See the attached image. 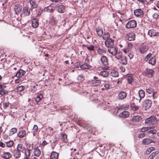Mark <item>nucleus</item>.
I'll return each instance as SVG.
<instances>
[{"label": "nucleus", "instance_id": "1", "mask_svg": "<svg viewBox=\"0 0 159 159\" xmlns=\"http://www.w3.org/2000/svg\"><path fill=\"white\" fill-rule=\"evenodd\" d=\"M157 122L156 116H152L149 118L146 119L145 121V123L149 126L154 125Z\"/></svg>", "mask_w": 159, "mask_h": 159}, {"label": "nucleus", "instance_id": "2", "mask_svg": "<svg viewBox=\"0 0 159 159\" xmlns=\"http://www.w3.org/2000/svg\"><path fill=\"white\" fill-rule=\"evenodd\" d=\"M137 25V22L134 20L129 21L126 24L125 27L128 29H133L136 27Z\"/></svg>", "mask_w": 159, "mask_h": 159}, {"label": "nucleus", "instance_id": "3", "mask_svg": "<svg viewBox=\"0 0 159 159\" xmlns=\"http://www.w3.org/2000/svg\"><path fill=\"white\" fill-rule=\"evenodd\" d=\"M100 60L102 64L104 66V67L102 69L104 70L109 69V67L107 66L108 64L107 57L106 56H103L101 57Z\"/></svg>", "mask_w": 159, "mask_h": 159}, {"label": "nucleus", "instance_id": "4", "mask_svg": "<svg viewBox=\"0 0 159 159\" xmlns=\"http://www.w3.org/2000/svg\"><path fill=\"white\" fill-rule=\"evenodd\" d=\"M154 74L155 71L152 69L147 68L143 72V75L150 78L152 77Z\"/></svg>", "mask_w": 159, "mask_h": 159}, {"label": "nucleus", "instance_id": "5", "mask_svg": "<svg viewBox=\"0 0 159 159\" xmlns=\"http://www.w3.org/2000/svg\"><path fill=\"white\" fill-rule=\"evenodd\" d=\"M148 34L150 37H156L155 39L156 41H158L159 39V34L158 32H156L154 30H148Z\"/></svg>", "mask_w": 159, "mask_h": 159}, {"label": "nucleus", "instance_id": "6", "mask_svg": "<svg viewBox=\"0 0 159 159\" xmlns=\"http://www.w3.org/2000/svg\"><path fill=\"white\" fill-rule=\"evenodd\" d=\"M83 46L87 48V49L92 55L95 56L96 54V50L94 49V46L92 44L88 45H83Z\"/></svg>", "mask_w": 159, "mask_h": 159}, {"label": "nucleus", "instance_id": "7", "mask_svg": "<svg viewBox=\"0 0 159 159\" xmlns=\"http://www.w3.org/2000/svg\"><path fill=\"white\" fill-rule=\"evenodd\" d=\"M152 101L150 100L147 99L145 100L143 104V107L145 110L149 109L151 107Z\"/></svg>", "mask_w": 159, "mask_h": 159}, {"label": "nucleus", "instance_id": "8", "mask_svg": "<svg viewBox=\"0 0 159 159\" xmlns=\"http://www.w3.org/2000/svg\"><path fill=\"white\" fill-rule=\"evenodd\" d=\"M6 86L4 84H0V95L3 96L8 93L6 89Z\"/></svg>", "mask_w": 159, "mask_h": 159}, {"label": "nucleus", "instance_id": "9", "mask_svg": "<svg viewBox=\"0 0 159 159\" xmlns=\"http://www.w3.org/2000/svg\"><path fill=\"white\" fill-rule=\"evenodd\" d=\"M126 37L129 41H134L135 39V34L133 32H131L126 34Z\"/></svg>", "mask_w": 159, "mask_h": 159}, {"label": "nucleus", "instance_id": "10", "mask_svg": "<svg viewBox=\"0 0 159 159\" xmlns=\"http://www.w3.org/2000/svg\"><path fill=\"white\" fill-rule=\"evenodd\" d=\"M108 48V52L112 56H114L118 51V48L116 47L113 46Z\"/></svg>", "mask_w": 159, "mask_h": 159}, {"label": "nucleus", "instance_id": "11", "mask_svg": "<svg viewBox=\"0 0 159 159\" xmlns=\"http://www.w3.org/2000/svg\"><path fill=\"white\" fill-rule=\"evenodd\" d=\"M134 15L137 17H142L143 16V12L140 9H137L134 11Z\"/></svg>", "mask_w": 159, "mask_h": 159}, {"label": "nucleus", "instance_id": "12", "mask_svg": "<svg viewBox=\"0 0 159 159\" xmlns=\"http://www.w3.org/2000/svg\"><path fill=\"white\" fill-rule=\"evenodd\" d=\"M127 48H125L122 49L124 53H126L127 52H129L133 47V45L131 43H128L127 42Z\"/></svg>", "mask_w": 159, "mask_h": 159}, {"label": "nucleus", "instance_id": "13", "mask_svg": "<svg viewBox=\"0 0 159 159\" xmlns=\"http://www.w3.org/2000/svg\"><path fill=\"white\" fill-rule=\"evenodd\" d=\"M22 13L25 16H28L30 15V9H29V8L27 6H25L23 7Z\"/></svg>", "mask_w": 159, "mask_h": 159}, {"label": "nucleus", "instance_id": "14", "mask_svg": "<svg viewBox=\"0 0 159 159\" xmlns=\"http://www.w3.org/2000/svg\"><path fill=\"white\" fill-rule=\"evenodd\" d=\"M114 40L111 39L110 38L106 40L105 44L107 47L108 48L114 46Z\"/></svg>", "mask_w": 159, "mask_h": 159}, {"label": "nucleus", "instance_id": "15", "mask_svg": "<svg viewBox=\"0 0 159 159\" xmlns=\"http://www.w3.org/2000/svg\"><path fill=\"white\" fill-rule=\"evenodd\" d=\"M12 154L13 157L16 159H19L20 158L21 156V152L17 149H15L13 150Z\"/></svg>", "mask_w": 159, "mask_h": 159}, {"label": "nucleus", "instance_id": "16", "mask_svg": "<svg viewBox=\"0 0 159 159\" xmlns=\"http://www.w3.org/2000/svg\"><path fill=\"white\" fill-rule=\"evenodd\" d=\"M26 74V71L22 69H20L18 70L15 76L20 78L22 77V76Z\"/></svg>", "mask_w": 159, "mask_h": 159}, {"label": "nucleus", "instance_id": "17", "mask_svg": "<svg viewBox=\"0 0 159 159\" xmlns=\"http://www.w3.org/2000/svg\"><path fill=\"white\" fill-rule=\"evenodd\" d=\"M17 136L20 138H23L26 137V132L25 130H20L18 133Z\"/></svg>", "mask_w": 159, "mask_h": 159}, {"label": "nucleus", "instance_id": "18", "mask_svg": "<svg viewBox=\"0 0 159 159\" xmlns=\"http://www.w3.org/2000/svg\"><path fill=\"white\" fill-rule=\"evenodd\" d=\"M26 149L25 147L22 143H19L16 148L18 150L22 152H24V151Z\"/></svg>", "mask_w": 159, "mask_h": 159}, {"label": "nucleus", "instance_id": "19", "mask_svg": "<svg viewBox=\"0 0 159 159\" xmlns=\"http://www.w3.org/2000/svg\"><path fill=\"white\" fill-rule=\"evenodd\" d=\"M33 153L34 156L39 157L41 155V152L38 148H35L33 149Z\"/></svg>", "mask_w": 159, "mask_h": 159}, {"label": "nucleus", "instance_id": "20", "mask_svg": "<svg viewBox=\"0 0 159 159\" xmlns=\"http://www.w3.org/2000/svg\"><path fill=\"white\" fill-rule=\"evenodd\" d=\"M129 116V113L128 111H124L119 114V116L120 118H125L128 117Z\"/></svg>", "mask_w": 159, "mask_h": 159}, {"label": "nucleus", "instance_id": "21", "mask_svg": "<svg viewBox=\"0 0 159 159\" xmlns=\"http://www.w3.org/2000/svg\"><path fill=\"white\" fill-rule=\"evenodd\" d=\"M29 2L30 6V10L37 7L38 4L34 0H30Z\"/></svg>", "mask_w": 159, "mask_h": 159}, {"label": "nucleus", "instance_id": "22", "mask_svg": "<svg viewBox=\"0 0 159 159\" xmlns=\"http://www.w3.org/2000/svg\"><path fill=\"white\" fill-rule=\"evenodd\" d=\"M32 26L34 28H36L39 25V20L37 18H34L31 21Z\"/></svg>", "mask_w": 159, "mask_h": 159}, {"label": "nucleus", "instance_id": "23", "mask_svg": "<svg viewBox=\"0 0 159 159\" xmlns=\"http://www.w3.org/2000/svg\"><path fill=\"white\" fill-rule=\"evenodd\" d=\"M127 93L126 92L121 91L118 94V98L120 99H123L126 98Z\"/></svg>", "mask_w": 159, "mask_h": 159}, {"label": "nucleus", "instance_id": "24", "mask_svg": "<svg viewBox=\"0 0 159 159\" xmlns=\"http://www.w3.org/2000/svg\"><path fill=\"white\" fill-rule=\"evenodd\" d=\"M148 49L147 46L146 45H142L140 46L139 50L141 53L143 54L146 52Z\"/></svg>", "mask_w": 159, "mask_h": 159}, {"label": "nucleus", "instance_id": "25", "mask_svg": "<svg viewBox=\"0 0 159 159\" xmlns=\"http://www.w3.org/2000/svg\"><path fill=\"white\" fill-rule=\"evenodd\" d=\"M1 157L5 159H9L11 157L12 155L8 152H4L2 155Z\"/></svg>", "mask_w": 159, "mask_h": 159}, {"label": "nucleus", "instance_id": "26", "mask_svg": "<svg viewBox=\"0 0 159 159\" xmlns=\"http://www.w3.org/2000/svg\"><path fill=\"white\" fill-rule=\"evenodd\" d=\"M146 91L149 94H152L153 99L154 98V95L155 93L154 92V89H153L150 87L148 88L146 87Z\"/></svg>", "mask_w": 159, "mask_h": 159}, {"label": "nucleus", "instance_id": "27", "mask_svg": "<svg viewBox=\"0 0 159 159\" xmlns=\"http://www.w3.org/2000/svg\"><path fill=\"white\" fill-rule=\"evenodd\" d=\"M65 7L64 5H59L57 7V11L59 13H63L65 12Z\"/></svg>", "mask_w": 159, "mask_h": 159}, {"label": "nucleus", "instance_id": "28", "mask_svg": "<svg viewBox=\"0 0 159 159\" xmlns=\"http://www.w3.org/2000/svg\"><path fill=\"white\" fill-rule=\"evenodd\" d=\"M59 154L56 152H52L51 154L50 159H58Z\"/></svg>", "mask_w": 159, "mask_h": 159}, {"label": "nucleus", "instance_id": "29", "mask_svg": "<svg viewBox=\"0 0 159 159\" xmlns=\"http://www.w3.org/2000/svg\"><path fill=\"white\" fill-rule=\"evenodd\" d=\"M119 59V62L123 65H126L127 64V60L125 57L123 56Z\"/></svg>", "mask_w": 159, "mask_h": 159}, {"label": "nucleus", "instance_id": "30", "mask_svg": "<svg viewBox=\"0 0 159 159\" xmlns=\"http://www.w3.org/2000/svg\"><path fill=\"white\" fill-rule=\"evenodd\" d=\"M156 58L155 56L152 57L149 60L148 63L152 66L154 65L156 63Z\"/></svg>", "mask_w": 159, "mask_h": 159}, {"label": "nucleus", "instance_id": "31", "mask_svg": "<svg viewBox=\"0 0 159 159\" xmlns=\"http://www.w3.org/2000/svg\"><path fill=\"white\" fill-rule=\"evenodd\" d=\"M130 107L131 109L134 111H137L138 110L139 108V107L136 105L134 103H131Z\"/></svg>", "mask_w": 159, "mask_h": 159}, {"label": "nucleus", "instance_id": "32", "mask_svg": "<svg viewBox=\"0 0 159 159\" xmlns=\"http://www.w3.org/2000/svg\"><path fill=\"white\" fill-rule=\"evenodd\" d=\"M43 97V96L42 93H39L37 94L35 98V101L37 104L41 101Z\"/></svg>", "mask_w": 159, "mask_h": 159}, {"label": "nucleus", "instance_id": "33", "mask_svg": "<svg viewBox=\"0 0 159 159\" xmlns=\"http://www.w3.org/2000/svg\"><path fill=\"white\" fill-rule=\"evenodd\" d=\"M127 80L129 84H131L133 80V78L132 74H127L126 75Z\"/></svg>", "mask_w": 159, "mask_h": 159}, {"label": "nucleus", "instance_id": "34", "mask_svg": "<svg viewBox=\"0 0 159 159\" xmlns=\"http://www.w3.org/2000/svg\"><path fill=\"white\" fill-rule=\"evenodd\" d=\"M25 155L26 158H29L30 157L31 150L29 149L26 148L24 151Z\"/></svg>", "mask_w": 159, "mask_h": 159}, {"label": "nucleus", "instance_id": "35", "mask_svg": "<svg viewBox=\"0 0 159 159\" xmlns=\"http://www.w3.org/2000/svg\"><path fill=\"white\" fill-rule=\"evenodd\" d=\"M96 32L97 34L99 36H101L103 35V31L102 29L98 27L96 28Z\"/></svg>", "mask_w": 159, "mask_h": 159}, {"label": "nucleus", "instance_id": "36", "mask_svg": "<svg viewBox=\"0 0 159 159\" xmlns=\"http://www.w3.org/2000/svg\"><path fill=\"white\" fill-rule=\"evenodd\" d=\"M97 53L100 55H102L103 53H106V52L104 49H102L100 47H99L97 49Z\"/></svg>", "mask_w": 159, "mask_h": 159}, {"label": "nucleus", "instance_id": "37", "mask_svg": "<svg viewBox=\"0 0 159 159\" xmlns=\"http://www.w3.org/2000/svg\"><path fill=\"white\" fill-rule=\"evenodd\" d=\"M141 119L142 118L141 116H134L131 120L134 122H138L141 120Z\"/></svg>", "mask_w": 159, "mask_h": 159}, {"label": "nucleus", "instance_id": "38", "mask_svg": "<svg viewBox=\"0 0 159 159\" xmlns=\"http://www.w3.org/2000/svg\"><path fill=\"white\" fill-rule=\"evenodd\" d=\"M115 57L117 59H120L122 57V52L121 51L118 52L117 51L116 53L114 55Z\"/></svg>", "mask_w": 159, "mask_h": 159}, {"label": "nucleus", "instance_id": "39", "mask_svg": "<svg viewBox=\"0 0 159 159\" xmlns=\"http://www.w3.org/2000/svg\"><path fill=\"white\" fill-rule=\"evenodd\" d=\"M109 74V72L106 71H101L99 74V75L101 76H102L104 77H107L108 76Z\"/></svg>", "mask_w": 159, "mask_h": 159}, {"label": "nucleus", "instance_id": "40", "mask_svg": "<svg viewBox=\"0 0 159 159\" xmlns=\"http://www.w3.org/2000/svg\"><path fill=\"white\" fill-rule=\"evenodd\" d=\"M91 67L89 64L84 63L81 65V68L83 70H86L90 68Z\"/></svg>", "mask_w": 159, "mask_h": 159}, {"label": "nucleus", "instance_id": "41", "mask_svg": "<svg viewBox=\"0 0 159 159\" xmlns=\"http://www.w3.org/2000/svg\"><path fill=\"white\" fill-rule=\"evenodd\" d=\"M152 141L149 139H143L142 143L144 144L148 145L152 142Z\"/></svg>", "mask_w": 159, "mask_h": 159}, {"label": "nucleus", "instance_id": "42", "mask_svg": "<svg viewBox=\"0 0 159 159\" xmlns=\"http://www.w3.org/2000/svg\"><path fill=\"white\" fill-rule=\"evenodd\" d=\"M61 135L62 136V138H61V140L64 142L66 143L67 142L68 139H67V134H61Z\"/></svg>", "mask_w": 159, "mask_h": 159}, {"label": "nucleus", "instance_id": "43", "mask_svg": "<svg viewBox=\"0 0 159 159\" xmlns=\"http://www.w3.org/2000/svg\"><path fill=\"white\" fill-rule=\"evenodd\" d=\"M102 35V38L104 40H106L109 39H110V35L109 33L107 32H104Z\"/></svg>", "mask_w": 159, "mask_h": 159}, {"label": "nucleus", "instance_id": "44", "mask_svg": "<svg viewBox=\"0 0 159 159\" xmlns=\"http://www.w3.org/2000/svg\"><path fill=\"white\" fill-rule=\"evenodd\" d=\"M25 87L23 85H20L17 86L16 89L17 92H20L24 91L25 89Z\"/></svg>", "mask_w": 159, "mask_h": 159}, {"label": "nucleus", "instance_id": "45", "mask_svg": "<svg viewBox=\"0 0 159 159\" xmlns=\"http://www.w3.org/2000/svg\"><path fill=\"white\" fill-rule=\"evenodd\" d=\"M21 7L19 5H16L15 7V10L16 13H19L21 10Z\"/></svg>", "mask_w": 159, "mask_h": 159}, {"label": "nucleus", "instance_id": "46", "mask_svg": "<svg viewBox=\"0 0 159 159\" xmlns=\"http://www.w3.org/2000/svg\"><path fill=\"white\" fill-rule=\"evenodd\" d=\"M44 10L46 11L50 12H53L54 11V10L51 6L46 7Z\"/></svg>", "mask_w": 159, "mask_h": 159}, {"label": "nucleus", "instance_id": "47", "mask_svg": "<svg viewBox=\"0 0 159 159\" xmlns=\"http://www.w3.org/2000/svg\"><path fill=\"white\" fill-rule=\"evenodd\" d=\"M5 143L6 144V147L8 148L11 147L14 143L13 140H10L8 142H5Z\"/></svg>", "mask_w": 159, "mask_h": 159}, {"label": "nucleus", "instance_id": "48", "mask_svg": "<svg viewBox=\"0 0 159 159\" xmlns=\"http://www.w3.org/2000/svg\"><path fill=\"white\" fill-rule=\"evenodd\" d=\"M50 23L52 25H55L57 24V21L55 18L52 16L50 20Z\"/></svg>", "mask_w": 159, "mask_h": 159}, {"label": "nucleus", "instance_id": "49", "mask_svg": "<svg viewBox=\"0 0 159 159\" xmlns=\"http://www.w3.org/2000/svg\"><path fill=\"white\" fill-rule=\"evenodd\" d=\"M17 129L16 128H11L10 131L9 136H11L15 134L17 132Z\"/></svg>", "mask_w": 159, "mask_h": 159}, {"label": "nucleus", "instance_id": "50", "mask_svg": "<svg viewBox=\"0 0 159 159\" xmlns=\"http://www.w3.org/2000/svg\"><path fill=\"white\" fill-rule=\"evenodd\" d=\"M138 95L141 98H143L145 96V92L143 90H140L139 91Z\"/></svg>", "mask_w": 159, "mask_h": 159}, {"label": "nucleus", "instance_id": "51", "mask_svg": "<svg viewBox=\"0 0 159 159\" xmlns=\"http://www.w3.org/2000/svg\"><path fill=\"white\" fill-rule=\"evenodd\" d=\"M111 75L113 77H116L118 76V72L114 70H112L111 72Z\"/></svg>", "mask_w": 159, "mask_h": 159}, {"label": "nucleus", "instance_id": "52", "mask_svg": "<svg viewBox=\"0 0 159 159\" xmlns=\"http://www.w3.org/2000/svg\"><path fill=\"white\" fill-rule=\"evenodd\" d=\"M77 79L79 82H82L84 80V77L83 74H81L78 76Z\"/></svg>", "mask_w": 159, "mask_h": 159}, {"label": "nucleus", "instance_id": "53", "mask_svg": "<svg viewBox=\"0 0 159 159\" xmlns=\"http://www.w3.org/2000/svg\"><path fill=\"white\" fill-rule=\"evenodd\" d=\"M155 148L154 147H151L149 148L146 151V154H149L152 151L155 150Z\"/></svg>", "mask_w": 159, "mask_h": 159}, {"label": "nucleus", "instance_id": "54", "mask_svg": "<svg viewBox=\"0 0 159 159\" xmlns=\"http://www.w3.org/2000/svg\"><path fill=\"white\" fill-rule=\"evenodd\" d=\"M3 106L4 109H6L9 107L10 103L8 102H3Z\"/></svg>", "mask_w": 159, "mask_h": 159}, {"label": "nucleus", "instance_id": "55", "mask_svg": "<svg viewBox=\"0 0 159 159\" xmlns=\"http://www.w3.org/2000/svg\"><path fill=\"white\" fill-rule=\"evenodd\" d=\"M158 154V152H152L148 157V159H153Z\"/></svg>", "mask_w": 159, "mask_h": 159}, {"label": "nucleus", "instance_id": "56", "mask_svg": "<svg viewBox=\"0 0 159 159\" xmlns=\"http://www.w3.org/2000/svg\"><path fill=\"white\" fill-rule=\"evenodd\" d=\"M101 84V81L100 80H95L92 83V84L93 86H97Z\"/></svg>", "mask_w": 159, "mask_h": 159}, {"label": "nucleus", "instance_id": "57", "mask_svg": "<svg viewBox=\"0 0 159 159\" xmlns=\"http://www.w3.org/2000/svg\"><path fill=\"white\" fill-rule=\"evenodd\" d=\"M104 87V88H103L101 89L102 90H103L104 89L108 90L110 89V85L109 84H105Z\"/></svg>", "mask_w": 159, "mask_h": 159}, {"label": "nucleus", "instance_id": "58", "mask_svg": "<svg viewBox=\"0 0 159 159\" xmlns=\"http://www.w3.org/2000/svg\"><path fill=\"white\" fill-rule=\"evenodd\" d=\"M150 129H151V127H143L141 129V131L142 132H144L149 130Z\"/></svg>", "mask_w": 159, "mask_h": 159}, {"label": "nucleus", "instance_id": "59", "mask_svg": "<svg viewBox=\"0 0 159 159\" xmlns=\"http://www.w3.org/2000/svg\"><path fill=\"white\" fill-rule=\"evenodd\" d=\"M152 54L151 53H149L148 54H147L145 57L144 59V61H147L149 59L150 57L151 56Z\"/></svg>", "mask_w": 159, "mask_h": 159}, {"label": "nucleus", "instance_id": "60", "mask_svg": "<svg viewBox=\"0 0 159 159\" xmlns=\"http://www.w3.org/2000/svg\"><path fill=\"white\" fill-rule=\"evenodd\" d=\"M142 98L139 95H136L134 99H135L138 102L140 103Z\"/></svg>", "mask_w": 159, "mask_h": 159}, {"label": "nucleus", "instance_id": "61", "mask_svg": "<svg viewBox=\"0 0 159 159\" xmlns=\"http://www.w3.org/2000/svg\"><path fill=\"white\" fill-rule=\"evenodd\" d=\"M38 130V127L37 125H34L33 129V132H37Z\"/></svg>", "mask_w": 159, "mask_h": 159}, {"label": "nucleus", "instance_id": "62", "mask_svg": "<svg viewBox=\"0 0 159 159\" xmlns=\"http://www.w3.org/2000/svg\"><path fill=\"white\" fill-rule=\"evenodd\" d=\"M81 65L80 61H77L75 63V66L76 68H78L79 67H81Z\"/></svg>", "mask_w": 159, "mask_h": 159}, {"label": "nucleus", "instance_id": "63", "mask_svg": "<svg viewBox=\"0 0 159 159\" xmlns=\"http://www.w3.org/2000/svg\"><path fill=\"white\" fill-rule=\"evenodd\" d=\"M86 58L84 60V63L89 64L90 63V61L88 59V56L87 55H86Z\"/></svg>", "mask_w": 159, "mask_h": 159}, {"label": "nucleus", "instance_id": "64", "mask_svg": "<svg viewBox=\"0 0 159 159\" xmlns=\"http://www.w3.org/2000/svg\"><path fill=\"white\" fill-rule=\"evenodd\" d=\"M128 55L130 59L133 58L134 57V54L133 52L129 53L128 52Z\"/></svg>", "mask_w": 159, "mask_h": 159}]
</instances>
